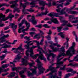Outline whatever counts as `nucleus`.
<instances>
[{"label":"nucleus","mask_w":78,"mask_h":78,"mask_svg":"<svg viewBox=\"0 0 78 78\" xmlns=\"http://www.w3.org/2000/svg\"><path fill=\"white\" fill-rule=\"evenodd\" d=\"M75 43L74 42L73 43V46L70 48L69 49L66 51V55L71 56H72V53H71L70 52H72L73 55L75 54V51L74 47H75Z\"/></svg>","instance_id":"nucleus-1"},{"label":"nucleus","mask_w":78,"mask_h":78,"mask_svg":"<svg viewBox=\"0 0 78 78\" xmlns=\"http://www.w3.org/2000/svg\"><path fill=\"white\" fill-rule=\"evenodd\" d=\"M37 47H38V49L37 50V51H39V54H37L35 55L34 56V59H36V58H37V56H40V55H42L43 54L42 52L41 51V50H42V48L40 47V46H39V42H37Z\"/></svg>","instance_id":"nucleus-2"},{"label":"nucleus","mask_w":78,"mask_h":78,"mask_svg":"<svg viewBox=\"0 0 78 78\" xmlns=\"http://www.w3.org/2000/svg\"><path fill=\"white\" fill-rule=\"evenodd\" d=\"M42 52L45 54L46 56L47 57V59L48 61H50V57L52 56L53 58H54L56 56V55L54 54L53 53H50L49 54L47 53V51H45L44 50H42Z\"/></svg>","instance_id":"nucleus-3"},{"label":"nucleus","mask_w":78,"mask_h":78,"mask_svg":"<svg viewBox=\"0 0 78 78\" xmlns=\"http://www.w3.org/2000/svg\"><path fill=\"white\" fill-rule=\"evenodd\" d=\"M54 69H55L54 67H52L51 66H50L49 67V69H48L46 71V72H49L50 70V71H51V73H50L49 74H48V75H52V74H53V73H55L57 72L56 70H54Z\"/></svg>","instance_id":"nucleus-4"},{"label":"nucleus","mask_w":78,"mask_h":78,"mask_svg":"<svg viewBox=\"0 0 78 78\" xmlns=\"http://www.w3.org/2000/svg\"><path fill=\"white\" fill-rule=\"evenodd\" d=\"M30 70L32 71V73H31L30 71L27 72L28 75L29 76H33L34 73L35 74L36 73V69H30Z\"/></svg>","instance_id":"nucleus-5"},{"label":"nucleus","mask_w":78,"mask_h":78,"mask_svg":"<svg viewBox=\"0 0 78 78\" xmlns=\"http://www.w3.org/2000/svg\"><path fill=\"white\" fill-rule=\"evenodd\" d=\"M61 51H62L63 52V53H60V55H58V56L57 57V58H60V57H61V56H62L66 55V54L64 53L65 52V50H64V48L62 47V48H61Z\"/></svg>","instance_id":"nucleus-6"},{"label":"nucleus","mask_w":78,"mask_h":78,"mask_svg":"<svg viewBox=\"0 0 78 78\" xmlns=\"http://www.w3.org/2000/svg\"><path fill=\"white\" fill-rule=\"evenodd\" d=\"M36 47H37V46L33 45L32 47L30 48V51H29L30 52V55L31 57H33V59H34V56H33L34 53L33 51V48H36Z\"/></svg>","instance_id":"nucleus-7"},{"label":"nucleus","mask_w":78,"mask_h":78,"mask_svg":"<svg viewBox=\"0 0 78 78\" xmlns=\"http://www.w3.org/2000/svg\"><path fill=\"white\" fill-rule=\"evenodd\" d=\"M36 61L38 63V69H39L41 68H42V63L40 62V61H39V59L38 58L36 60Z\"/></svg>","instance_id":"nucleus-8"},{"label":"nucleus","mask_w":78,"mask_h":78,"mask_svg":"<svg viewBox=\"0 0 78 78\" xmlns=\"http://www.w3.org/2000/svg\"><path fill=\"white\" fill-rule=\"evenodd\" d=\"M14 17V15H12L11 14H9V16L7 17L5 19L4 18H2V20H3V21H5L6 20H8L9 18L10 19H11L12 17Z\"/></svg>","instance_id":"nucleus-9"},{"label":"nucleus","mask_w":78,"mask_h":78,"mask_svg":"<svg viewBox=\"0 0 78 78\" xmlns=\"http://www.w3.org/2000/svg\"><path fill=\"white\" fill-rule=\"evenodd\" d=\"M31 19V21L34 25H36V24H37V21H36V20H35V18L34 16H32Z\"/></svg>","instance_id":"nucleus-10"},{"label":"nucleus","mask_w":78,"mask_h":78,"mask_svg":"<svg viewBox=\"0 0 78 78\" xmlns=\"http://www.w3.org/2000/svg\"><path fill=\"white\" fill-rule=\"evenodd\" d=\"M38 56L39 58H40V59L41 60H44L45 61H46V60L45 58V57H44V56L43 54H41V55H39Z\"/></svg>","instance_id":"nucleus-11"},{"label":"nucleus","mask_w":78,"mask_h":78,"mask_svg":"<svg viewBox=\"0 0 78 78\" xmlns=\"http://www.w3.org/2000/svg\"><path fill=\"white\" fill-rule=\"evenodd\" d=\"M20 7H22V6H23V9L22 11L23 12H25V7H26V5H25L22 4V2H20Z\"/></svg>","instance_id":"nucleus-12"},{"label":"nucleus","mask_w":78,"mask_h":78,"mask_svg":"<svg viewBox=\"0 0 78 78\" xmlns=\"http://www.w3.org/2000/svg\"><path fill=\"white\" fill-rule=\"evenodd\" d=\"M14 1V4H12L11 5V7L12 8H14L16 7V5H17V2H18V0H16L15 1Z\"/></svg>","instance_id":"nucleus-13"},{"label":"nucleus","mask_w":78,"mask_h":78,"mask_svg":"<svg viewBox=\"0 0 78 78\" xmlns=\"http://www.w3.org/2000/svg\"><path fill=\"white\" fill-rule=\"evenodd\" d=\"M20 69H22V68L20 67H18V68H17L16 67H14L12 68V71H14L15 70L16 71H18V70H20Z\"/></svg>","instance_id":"nucleus-14"},{"label":"nucleus","mask_w":78,"mask_h":78,"mask_svg":"<svg viewBox=\"0 0 78 78\" xmlns=\"http://www.w3.org/2000/svg\"><path fill=\"white\" fill-rule=\"evenodd\" d=\"M61 60V59H59V58H58L57 59V65H58L59 64H63V62H60Z\"/></svg>","instance_id":"nucleus-15"},{"label":"nucleus","mask_w":78,"mask_h":78,"mask_svg":"<svg viewBox=\"0 0 78 78\" xmlns=\"http://www.w3.org/2000/svg\"><path fill=\"white\" fill-rule=\"evenodd\" d=\"M22 62L23 65L24 66H27V60H25V59L24 58L22 59Z\"/></svg>","instance_id":"nucleus-16"},{"label":"nucleus","mask_w":78,"mask_h":78,"mask_svg":"<svg viewBox=\"0 0 78 78\" xmlns=\"http://www.w3.org/2000/svg\"><path fill=\"white\" fill-rule=\"evenodd\" d=\"M15 75L16 73L14 72H13L11 73L10 75L8 76V77H9V78L12 77L13 76H14Z\"/></svg>","instance_id":"nucleus-17"},{"label":"nucleus","mask_w":78,"mask_h":78,"mask_svg":"<svg viewBox=\"0 0 78 78\" xmlns=\"http://www.w3.org/2000/svg\"><path fill=\"white\" fill-rule=\"evenodd\" d=\"M45 69L43 67H42L41 69H39V74H41V73H44V71L45 70Z\"/></svg>","instance_id":"nucleus-18"},{"label":"nucleus","mask_w":78,"mask_h":78,"mask_svg":"<svg viewBox=\"0 0 78 78\" xmlns=\"http://www.w3.org/2000/svg\"><path fill=\"white\" fill-rule=\"evenodd\" d=\"M63 4H64V3L63 2L60 4H58L56 5L57 6V8H58V9H59V8H59V7H60V6H61L62 8V7H63Z\"/></svg>","instance_id":"nucleus-19"},{"label":"nucleus","mask_w":78,"mask_h":78,"mask_svg":"<svg viewBox=\"0 0 78 78\" xmlns=\"http://www.w3.org/2000/svg\"><path fill=\"white\" fill-rule=\"evenodd\" d=\"M51 22H53L54 23H58V21L56 19H54L51 20Z\"/></svg>","instance_id":"nucleus-20"},{"label":"nucleus","mask_w":78,"mask_h":78,"mask_svg":"<svg viewBox=\"0 0 78 78\" xmlns=\"http://www.w3.org/2000/svg\"><path fill=\"white\" fill-rule=\"evenodd\" d=\"M28 52H29V51L28 50H27L26 51V55L27 56H25L24 58L26 59H28V56H29V53H28Z\"/></svg>","instance_id":"nucleus-21"},{"label":"nucleus","mask_w":78,"mask_h":78,"mask_svg":"<svg viewBox=\"0 0 78 78\" xmlns=\"http://www.w3.org/2000/svg\"><path fill=\"white\" fill-rule=\"evenodd\" d=\"M32 2H31L30 3V5H32V6H34V5L36 4L35 2H37V1H32Z\"/></svg>","instance_id":"nucleus-22"},{"label":"nucleus","mask_w":78,"mask_h":78,"mask_svg":"<svg viewBox=\"0 0 78 78\" xmlns=\"http://www.w3.org/2000/svg\"><path fill=\"white\" fill-rule=\"evenodd\" d=\"M59 78L58 76H57L56 75H52L51 76L49 77V78Z\"/></svg>","instance_id":"nucleus-23"},{"label":"nucleus","mask_w":78,"mask_h":78,"mask_svg":"<svg viewBox=\"0 0 78 78\" xmlns=\"http://www.w3.org/2000/svg\"><path fill=\"white\" fill-rule=\"evenodd\" d=\"M20 52H19V54L17 55V57L15 58V60H16L17 59H20V58H21V56L19 57V56H20Z\"/></svg>","instance_id":"nucleus-24"},{"label":"nucleus","mask_w":78,"mask_h":78,"mask_svg":"<svg viewBox=\"0 0 78 78\" xmlns=\"http://www.w3.org/2000/svg\"><path fill=\"white\" fill-rule=\"evenodd\" d=\"M45 2L44 1H40L39 2V4L40 5H42L43 6H44V4Z\"/></svg>","instance_id":"nucleus-25"},{"label":"nucleus","mask_w":78,"mask_h":78,"mask_svg":"<svg viewBox=\"0 0 78 78\" xmlns=\"http://www.w3.org/2000/svg\"><path fill=\"white\" fill-rule=\"evenodd\" d=\"M64 9H63L61 10L60 13L61 14H66V12L64 11Z\"/></svg>","instance_id":"nucleus-26"},{"label":"nucleus","mask_w":78,"mask_h":78,"mask_svg":"<svg viewBox=\"0 0 78 78\" xmlns=\"http://www.w3.org/2000/svg\"><path fill=\"white\" fill-rule=\"evenodd\" d=\"M25 23L26 24V26L27 27V28H28V29H29V27H30V23H28V22H27V21H26L25 22Z\"/></svg>","instance_id":"nucleus-27"},{"label":"nucleus","mask_w":78,"mask_h":78,"mask_svg":"<svg viewBox=\"0 0 78 78\" xmlns=\"http://www.w3.org/2000/svg\"><path fill=\"white\" fill-rule=\"evenodd\" d=\"M70 12L72 14H77V12L75 11H71Z\"/></svg>","instance_id":"nucleus-28"},{"label":"nucleus","mask_w":78,"mask_h":78,"mask_svg":"<svg viewBox=\"0 0 78 78\" xmlns=\"http://www.w3.org/2000/svg\"><path fill=\"white\" fill-rule=\"evenodd\" d=\"M74 60L75 61H78V56L77 55L74 57Z\"/></svg>","instance_id":"nucleus-29"},{"label":"nucleus","mask_w":78,"mask_h":78,"mask_svg":"<svg viewBox=\"0 0 78 78\" xmlns=\"http://www.w3.org/2000/svg\"><path fill=\"white\" fill-rule=\"evenodd\" d=\"M24 39L27 40L28 41H30V37H28L27 36L24 37Z\"/></svg>","instance_id":"nucleus-30"},{"label":"nucleus","mask_w":78,"mask_h":78,"mask_svg":"<svg viewBox=\"0 0 78 78\" xmlns=\"http://www.w3.org/2000/svg\"><path fill=\"white\" fill-rule=\"evenodd\" d=\"M57 28L58 32H60L61 31V29L62 28V27H58Z\"/></svg>","instance_id":"nucleus-31"},{"label":"nucleus","mask_w":78,"mask_h":78,"mask_svg":"<svg viewBox=\"0 0 78 78\" xmlns=\"http://www.w3.org/2000/svg\"><path fill=\"white\" fill-rule=\"evenodd\" d=\"M70 75L71 74L70 73H68L66 75L65 77V78H68V77H69L70 76Z\"/></svg>","instance_id":"nucleus-32"},{"label":"nucleus","mask_w":78,"mask_h":78,"mask_svg":"<svg viewBox=\"0 0 78 78\" xmlns=\"http://www.w3.org/2000/svg\"><path fill=\"white\" fill-rule=\"evenodd\" d=\"M9 47H11V45H8L7 44L4 46V47H2V48H9Z\"/></svg>","instance_id":"nucleus-33"},{"label":"nucleus","mask_w":78,"mask_h":78,"mask_svg":"<svg viewBox=\"0 0 78 78\" xmlns=\"http://www.w3.org/2000/svg\"><path fill=\"white\" fill-rule=\"evenodd\" d=\"M27 10L28 11H29L30 12H33L34 11V10L33 9H27Z\"/></svg>","instance_id":"nucleus-34"},{"label":"nucleus","mask_w":78,"mask_h":78,"mask_svg":"<svg viewBox=\"0 0 78 78\" xmlns=\"http://www.w3.org/2000/svg\"><path fill=\"white\" fill-rule=\"evenodd\" d=\"M73 66V67H75V66H76V65H73L72 63H70L69 65H68V66Z\"/></svg>","instance_id":"nucleus-35"},{"label":"nucleus","mask_w":78,"mask_h":78,"mask_svg":"<svg viewBox=\"0 0 78 78\" xmlns=\"http://www.w3.org/2000/svg\"><path fill=\"white\" fill-rule=\"evenodd\" d=\"M48 13V12L46 11H45V12H42L41 13V14H42V15H46V14H47Z\"/></svg>","instance_id":"nucleus-36"},{"label":"nucleus","mask_w":78,"mask_h":78,"mask_svg":"<svg viewBox=\"0 0 78 78\" xmlns=\"http://www.w3.org/2000/svg\"><path fill=\"white\" fill-rule=\"evenodd\" d=\"M5 55H3L2 56H0V58H1V60H3V59L5 58Z\"/></svg>","instance_id":"nucleus-37"},{"label":"nucleus","mask_w":78,"mask_h":78,"mask_svg":"<svg viewBox=\"0 0 78 78\" xmlns=\"http://www.w3.org/2000/svg\"><path fill=\"white\" fill-rule=\"evenodd\" d=\"M48 16H50V17H54V14H51V13H50L48 14Z\"/></svg>","instance_id":"nucleus-38"},{"label":"nucleus","mask_w":78,"mask_h":78,"mask_svg":"<svg viewBox=\"0 0 78 78\" xmlns=\"http://www.w3.org/2000/svg\"><path fill=\"white\" fill-rule=\"evenodd\" d=\"M8 67V66H7V64H5L4 65H3L2 66V68H3V69H5V67Z\"/></svg>","instance_id":"nucleus-39"},{"label":"nucleus","mask_w":78,"mask_h":78,"mask_svg":"<svg viewBox=\"0 0 78 78\" xmlns=\"http://www.w3.org/2000/svg\"><path fill=\"white\" fill-rule=\"evenodd\" d=\"M78 20H76L75 21H72V23H77L78 22Z\"/></svg>","instance_id":"nucleus-40"},{"label":"nucleus","mask_w":78,"mask_h":78,"mask_svg":"<svg viewBox=\"0 0 78 78\" xmlns=\"http://www.w3.org/2000/svg\"><path fill=\"white\" fill-rule=\"evenodd\" d=\"M24 72H25L24 71H23V70H22L20 72L19 74L20 75H22L23 73H24Z\"/></svg>","instance_id":"nucleus-41"},{"label":"nucleus","mask_w":78,"mask_h":78,"mask_svg":"<svg viewBox=\"0 0 78 78\" xmlns=\"http://www.w3.org/2000/svg\"><path fill=\"white\" fill-rule=\"evenodd\" d=\"M66 26H67L69 27H72L73 26L72 25H71V24H70V23H69L67 24H66Z\"/></svg>","instance_id":"nucleus-42"},{"label":"nucleus","mask_w":78,"mask_h":78,"mask_svg":"<svg viewBox=\"0 0 78 78\" xmlns=\"http://www.w3.org/2000/svg\"><path fill=\"white\" fill-rule=\"evenodd\" d=\"M38 36H40V34H37L35 35L34 36V38H37V37Z\"/></svg>","instance_id":"nucleus-43"},{"label":"nucleus","mask_w":78,"mask_h":78,"mask_svg":"<svg viewBox=\"0 0 78 78\" xmlns=\"http://www.w3.org/2000/svg\"><path fill=\"white\" fill-rule=\"evenodd\" d=\"M73 71V69H69V70H67V72H72Z\"/></svg>","instance_id":"nucleus-44"},{"label":"nucleus","mask_w":78,"mask_h":78,"mask_svg":"<svg viewBox=\"0 0 78 78\" xmlns=\"http://www.w3.org/2000/svg\"><path fill=\"white\" fill-rule=\"evenodd\" d=\"M62 22H63V23H64L65 24H66L68 23V21L66 20H63L62 21Z\"/></svg>","instance_id":"nucleus-45"},{"label":"nucleus","mask_w":78,"mask_h":78,"mask_svg":"<svg viewBox=\"0 0 78 78\" xmlns=\"http://www.w3.org/2000/svg\"><path fill=\"white\" fill-rule=\"evenodd\" d=\"M53 45H55V46H57V47H60V45L57 43H54L53 44Z\"/></svg>","instance_id":"nucleus-46"},{"label":"nucleus","mask_w":78,"mask_h":78,"mask_svg":"<svg viewBox=\"0 0 78 78\" xmlns=\"http://www.w3.org/2000/svg\"><path fill=\"white\" fill-rule=\"evenodd\" d=\"M65 68H66V65H65L63 68H60V70H64L65 69Z\"/></svg>","instance_id":"nucleus-47"},{"label":"nucleus","mask_w":78,"mask_h":78,"mask_svg":"<svg viewBox=\"0 0 78 78\" xmlns=\"http://www.w3.org/2000/svg\"><path fill=\"white\" fill-rule=\"evenodd\" d=\"M54 16L55 17H59L58 16V13H54Z\"/></svg>","instance_id":"nucleus-48"},{"label":"nucleus","mask_w":78,"mask_h":78,"mask_svg":"<svg viewBox=\"0 0 78 78\" xmlns=\"http://www.w3.org/2000/svg\"><path fill=\"white\" fill-rule=\"evenodd\" d=\"M9 36L8 35H4L3 37L2 38V39H4V37H8Z\"/></svg>","instance_id":"nucleus-49"},{"label":"nucleus","mask_w":78,"mask_h":78,"mask_svg":"<svg viewBox=\"0 0 78 78\" xmlns=\"http://www.w3.org/2000/svg\"><path fill=\"white\" fill-rule=\"evenodd\" d=\"M43 26L45 27V28H49V27L47 24H44L43 25Z\"/></svg>","instance_id":"nucleus-50"},{"label":"nucleus","mask_w":78,"mask_h":78,"mask_svg":"<svg viewBox=\"0 0 78 78\" xmlns=\"http://www.w3.org/2000/svg\"><path fill=\"white\" fill-rule=\"evenodd\" d=\"M36 27L41 28L42 27V25H38L37 26H36Z\"/></svg>","instance_id":"nucleus-51"},{"label":"nucleus","mask_w":78,"mask_h":78,"mask_svg":"<svg viewBox=\"0 0 78 78\" xmlns=\"http://www.w3.org/2000/svg\"><path fill=\"white\" fill-rule=\"evenodd\" d=\"M60 9H61V8H59V9H56V11L58 12H60Z\"/></svg>","instance_id":"nucleus-52"},{"label":"nucleus","mask_w":78,"mask_h":78,"mask_svg":"<svg viewBox=\"0 0 78 78\" xmlns=\"http://www.w3.org/2000/svg\"><path fill=\"white\" fill-rule=\"evenodd\" d=\"M21 78H25V75L21 74Z\"/></svg>","instance_id":"nucleus-53"},{"label":"nucleus","mask_w":78,"mask_h":78,"mask_svg":"<svg viewBox=\"0 0 78 78\" xmlns=\"http://www.w3.org/2000/svg\"><path fill=\"white\" fill-rule=\"evenodd\" d=\"M17 49H19L20 50H23V49L22 48V47H19Z\"/></svg>","instance_id":"nucleus-54"},{"label":"nucleus","mask_w":78,"mask_h":78,"mask_svg":"<svg viewBox=\"0 0 78 78\" xmlns=\"http://www.w3.org/2000/svg\"><path fill=\"white\" fill-rule=\"evenodd\" d=\"M9 3H10V4H12V5H13V4H14V1H10L9 2Z\"/></svg>","instance_id":"nucleus-55"},{"label":"nucleus","mask_w":78,"mask_h":78,"mask_svg":"<svg viewBox=\"0 0 78 78\" xmlns=\"http://www.w3.org/2000/svg\"><path fill=\"white\" fill-rule=\"evenodd\" d=\"M66 0H60L58 2L59 3H62V2H64Z\"/></svg>","instance_id":"nucleus-56"},{"label":"nucleus","mask_w":78,"mask_h":78,"mask_svg":"<svg viewBox=\"0 0 78 78\" xmlns=\"http://www.w3.org/2000/svg\"><path fill=\"white\" fill-rule=\"evenodd\" d=\"M1 16H0L1 17V18L2 17H3L4 18H5V15H3V14H2V13H1Z\"/></svg>","instance_id":"nucleus-57"},{"label":"nucleus","mask_w":78,"mask_h":78,"mask_svg":"<svg viewBox=\"0 0 78 78\" xmlns=\"http://www.w3.org/2000/svg\"><path fill=\"white\" fill-rule=\"evenodd\" d=\"M29 46V45L27 44L25 45V47H27V49H29V47H30Z\"/></svg>","instance_id":"nucleus-58"},{"label":"nucleus","mask_w":78,"mask_h":78,"mask_svg":"<svg viewBox=\"0 0 78 78\" xmlns=\"http://www.w3.org/2000/svg\"><path fill=\"white\" fill-rule=\"evenodd\" d=\"M50 47L51 48V49H52V50H53L54 48V47H53L52 45H50Z\"/></svg>","instance_id":"nucleus-59"},{"label":"nucleus","mask_w":78,"mask_h":78,"mask_svg":"<svg viewBox=\"0 0 78 78\" xmlns=\"http://www.w3.org/2000/svg\"><path fill=\"white\" fill-rule=\"evenodd\" d=\"M3 69L0 68V73H1V72H3Z\"/></svg>","instance_id":"nucleus-60"},{"label":"nucleus","mask_w":78,"mask_h":78,"mask_svg":"<svg viewBox=\"0 0 78 78\" xmlns=\"http://www.w3.org/2000/svg\"><path fill=\"white\" fill-rule=\"evenodd\" d=\"M22 25H23V24L21 23H20L19 24V27L20 28V27H22Z\"/></svg>","instance_id":"nucleus-61"},{"label":"nucleus","mask_w":78,"mask_h":78,"mask_svg":"<svg viewBox=\"0 0 78 78\" xmlns=\"http://www.w3.org/2000/svg\"><path fill=\"white\" fill-rule=\"evenodd\" d=\"M30 34H31V36H33L32 34H35V33L34 32H30Z\"/></svg>","instance_id":"nucleus-62"},{"label":"nucleus","mask_w":78,"mask_h":78,"mask_svg":"<svg viewBox=\"0 0 78 78\" xmlns=\"http://www.w3.org/2000/svg\"><path fill=\"white\" fill-rule=\"evenodd\" d=\"M60 33L58 34V35H62L63 34V32H61V31L60 32H59Z\"/></svg>","instance_id":"nucleus-63"},{"label":"nucleus","mask_w":78,"mask_h":78,"mask_svg":"<svg viewBox=\"0 0 78 78\" xmlns=\"http://www.w3.org/2000/svg\"><path fill=\"white\" fill-rule=\"evenodd\" d=\"M9 11H10V10H9V9H7L6 10V12L5 13H8V12H9Z\"/></svg>","instance_id":"nucleus-64"}]
</instances>
